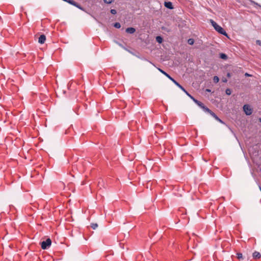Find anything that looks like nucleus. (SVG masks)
Wrapping results in <instances>:
<instances>
[{"mask_svg":"<svg viewBox=\"0 0 261 261\" xmlns=\"http://www.w3.org/2000/svg\"><path fill=\"white\" fill-rule=\"evenodd\" d=\"M231 73H230L228 72V73H227V77L229 78V77H231Z\"/></svg>","mask_w":261,"mask_h":261,"instance_id":"nucleus-28","label":"nucleus"},{"mask_svg":"<svg viewBox=\"0 0 261 261\" xmlns=\"http://www.w3.org/2000/svg\"><path fill=\"white\" fill-rule=\"evenodd\" d=\"M237 257L238 259H243V255L241 253L238 252L237 253Z\"/></svg>","mask_w":261,"mask_h":261,"instance_id":"nucleus-18","label":"nucleus"},{"mask_svg":"<svg viewBox=\"0 0 261 261\" xmlns=\"http://www.w3.org/2000/svg\"><path fill=\"white\" fill-rule=\"evenodd\" d=\"M164 6H165V7H166L169 9H173L172 3L170 2H165L164 3Z\"/></svg>","mask_w":261,"mask_h":261,"instance_id":"nucleus-8","label":"nucleus"},{"mask_svg":"<svg viewBox=\"0 0 261 261\" xmlns=\"http://www.w3.org/2000/svg\"><path fill=\"white\" fill-rule=\"evenodd\" d=\"M210 22L216 31L222 35L227 36V34L225 31L221 26L219 25L215 21L212 19H210Z\"/></svg>","mask_w":261,"mask_h":261,"instance_id":"nucleus-2","label":"nucleus"},{"mask_svg":"<svg viewBox=\"0 0 261 261\" xmlns=\"http://www.w3.org/2000/svg\"><path fill=\"white\" fill-rule=\"evenodd\" d=\"M188 43L190 45H193L194 43V40L192 38L189 39L188 40Z\"/></svg>","mask_w":261,"mask_h":261,"instance_id":"nucleus-16","label":"nucleus"},{"mask_svg":"<svg viewBox=\"0 0 261 261\" xmlns=\"http://www.w3.org/2000/svg\"><path fill=\"white\" fill-rule=\"evenodd\" d=\"M67 3L74 6L76 5V2L73 0H69V1H67Z\"/></svg>","mask_w":261,"mask_h":261,"instance_id":"nucleus-17","label":"nucleus"},{"mask_svg":"<svg viewBox=\"0 0 261 261\" xmlns=\"http://www.w3.org/2000/svg\"><path fill=\"white\" fill-rule=\"evenodd\" d=\"M202 109L205 111V112H207L208 113H209L211 115V114H212L213 113V112H212L210 109H209L207 107H206V106H204L203 107V108H202Z\"/></svg>","mask_w":261,"mask_h":261,"instance_id":"nucleus-11","label":"nucleus"},{"mask_svg":"<svg viewBox=\"0 0 261 261\" xmlns=\"http://www.w3.org/2000/svg\"><path fill=\"white\" fill-rule=\"evenodd\" d=\"M111 13L112 14H116V13H117V11L115 9H111Z\"/></svg>","mask_w":261,"mask_h":261,"instance_id":"nucleus-25","label":"nucleus"},{"mask_svg":"<svg viewBox=\"0 0 261 261\" xmlns=\"http://www.w3.org/2000/svg\"><path fill=\"white\" fill-rule=\"evenodd\" d=\"M163 40V38L161 36H157V37H156V41L158 43H162Z\"/></svg>","mask_w":261,"mask_h":261,"instance_id":"nucleus-13","label":"nucleus"},{"mask_svg":"<svg viewBox=\"0 0 261 261\" xmlns=\"http://www.w3.org/2000/svg\"><path fill=\"white\" fill-rule=\"evenodd\" d=\"M246 76H249V75L248 73H246L245 74Z\"/></svg>","mask_w":261,"mask_h":261,"instance_id":"nucleus-31","label":"nucleus"},{"mask_svg":"<svg viewBox=\"0 0 261 261\" xmlns=\"http://www.w3.org/2000/svg\"><path fill=\"white\" fill-rule=\"evenodd\" d=\"M211 116L220 123L223 124L224 123V122L221 119H220L214 112L212 114H211Z\"/></svg>","mask_w":261,"mask_h":261,"instance_id":"nucleus-10","label":"nucleus"},{"mask_svg":"<svg viewBox=\"0 0 261 261\" xmlns=\"http://www.w3.org/2000/svg\"><path fill=\"white\" fill-rule=\"evenodd\" d=\"M256 44L259 45V46H261V41L259 40H257L256 41Z\"/></svg>","mask_w":261,"mask_h":261,"instance_id":"nucleus-26","label":"nucleus"},{"mask_svg":"<svg viewBox=\"0 0 261 261\" xmlns=\"http://www.w3.org/2000/svg\"><path fill=\"white\" fill-rule=\"evenodd\" d=\"M252 3H253L254 5H255L257 6H258V7L260 9H261V5H259V4H258V3H256V2H253V1H252Z\"/></svg>","mask_w":261,"mask_h":261,"instance_id":"nucleus-27","label":"nucleus"},{"mask_svg":"<svg viewBox=\"0 0 261 261\" xmlns=\"http://www.w3.org/2000/svg\"><path fill=\"white\" fill-rule=\"evenodd\" d=\"M114 27L117 29H119L121 28V24L119 22H115L114 24Z\"/></svg>","mask_w":261,"mask_h":261,"instance_id":"nucleus-15","label":"nucleus"},{"mask_svg":"<svg viewBox=\"0 0 261 261\" xmlns=\"http://www.w3.org/2000/svg\"><path fill=\"white\" fill-rule=\"evenodd\" d=\"M75 7L78 8L79 9L83 10V8L81 7V6L76 3V5H75Z\"/></svg>","mask_w":261,"mask_h":261,"instance_id":"nucleus-24","label":"nucleus"},{"mask_svg":"<svg viewBox=\"0 0 261 261\" xmlns=\"http://www.w3.org/2000/svg\"><path fill=\"white\" fill-rule=\"evenodd\" d=\"M259 121H260V122H261V118H260V119H259Z\"/></svg>","mask_w":261,"mask_h":261,"instance_id":"nucleus-32","label":"nucleus"},{"mask_svg":"<svg viewBox=\"0 0 261 261\" xmlns=\"http://www.w3.org/2000/svg\"><path fill=\"white\" fill-rule=\"evenodd\" d=\"M243 110L247 115H250L252 113V110L248 105H245L243 106Z\"/></svg>","mask_w":261,"mask_h":261,"instance_id":"nucleus-4","label":"nucleus"},{"mask_svg":"<svg viewBox=\"0 0 261 261\" xmlns=\"http://www.w3.org/2000/svg\"><path fill=\"white\" fill-rule=\"evenodd\" d=\"M222 81H223V82H227V81L226 79H223Z\"/></svg>","mask_w":261,"mask_h":261,"instance_id":"nucleus-29","label":"nucleus"},{"mask_svg":"<svg viewBox=\"0 0 261 261\" xmlns=\"http://www.w3.org/2000/svg\"><path fill=\"white\" fill-rule=\"evenodd\" d=\"M104 2L108 4H110L112 3L113 0H103Z\"/></svg>","mask_w":261,"mask_h":261,"instance_id":"nucleus-22","label":"nucleus"},{"mask_svg":"<svg viewBox=\"0 0 261 261\" xmlns=\"http://www.w3.org/2000/svg\"><path fill=\"white\" fill-rule=\"evenodd\" d=\"M202 109L205 111V112H207L208 113H209L211 115V114H212L213 113V112H212L210 109H209L207 107H206V106H204L203 107V108H202Z\"/></svg>","mask_w":261,"mask_h":261,"instance_id":"nucleus-12","label":"nucleus"},{"mask_svg":"<svg viewBox=\"0 0 261 261\" xmlns=\"http://www.w3.org/2000/svg\"><path fill=\"white\" fill-rule=\"evenodd\" d=\"M206 91L210 92H211V90L207 89L206 90Z\"/></svg>","mask_w":261,"mask_h":261,"instance_id":"nucleus-30","label":"nucleus"},{"mask_svg":"<svg viewBox=\"0 0 261 261\" xmlns=\"http://www.w3.org/2000/svg\"><path fill=\"white\" fill-rule=\"evenodd\" d=\"M158 70L163 74H164L166 76H167L169 79H170L173 83H174L176 86L179 87L181 90H182L188 96H190V94L188 93V92L181 85H180L177 81H176L174 79H173L169 74L167 72L163 70L160 68H158Z\"/></svg>","mask_w":261,"mask_h":261,"instance_id":"nucleus-1","label":"nucleus"},{"mask_svg":"<svg viewBox=\"0 0 261 261\" xmlns=\"http://www.w3.org/2000/svg\"><path fill=\"white\" fill-rule=\"evenodd\" d=\"M91 227L93 229H95L97 227L98 225L97 223H91Z\"/></svg>","mask_w":261,"mask_h":261,"instance_id":"nucleus-19","label":"nucleus"},{"mask_svg":"<svg viewBox=\"0 0 261 261\" xmlns=\"http://www.w3.org/2000/svg\"><path fill=\"white\" fill-rule=\"evenodd\" d=\"M213 80L215 83H217L219 81V79L217 76H215L214 77Z\"/></svg>","mask_w":261,"mask_h":261,"instance_id":"nucleus-21","label":"nucleus"},{"mask_svg":"<svg viewBox=\"0 0 261 261\" xmlns=\"http://www.w3.org/2000/svg\"><path fill=\"white\" fill-rule=\"evenodd\" d=\"M46 40V37L44 34L40 35L39 37L38 42L40 44H43Z\"/></svg>","mask_w":261,"mask_h":261,"instance_id":"nucleus-6","label":"nucleus"},{"mask_svg":"<svg viewBox=\"0 0 261 261\" xmlns=\"http://www.w3.org/2000/svg\"><path fill=\"white\" fill-rule=\"evenodd\" d=\"M51 244V240L49 238H47L45 241H43L41 243V246L42 249L45 250L49 248Z\"/></svg>","mask_w":261,"mask_h":261,"instance_id":"nucleus-3","label":"nucleus"},{"mask_svg":"<svg viewBox=\"0 0 261 261\" xmlns=\"http://www.w3.org/2000/svg\"><path fill=\"white\" fill-rule=\"evenodd\" d=\"M220 58H221L222 59H223V60H226L227 59V55L223 53H221L220 54Z\"/></svg>","mask_w":261,"mask_h":261,"instance_id":"nucleus-14","label":"nucleus"},{"mask_svg":"<svg viewBox=\"0 0 261 261\" xmlns=\"http://www.w3.org/2000/svg\"><path fill=\"white\" fill-rule=\"evenodd\" d=\"M194 101L195 103H196L199 107H200L201 109L203 108V107L204 106L203 103H202L201 101L197 100L194 97H193L191 95L190 96H189Z\"/></svg>","mask_w":261,"mask_h":261,"instance_id":"nucleus-5","label":"nucleus"},{"mask_svg":"<svg viewBox=\"0 0 261 261\" xmlns=\"http://www.w3.org/2000/svg\"><path fill=\"white\" fill-rule=\"evenodd\" d=\"M259 188H260V191H261V188L260 187Z\"/></svg>","mask_w":261,"mask_h":261,"instance_id":"nucleus-33","label":"nucleus"},{"mask_svg":"<svg viewBox=\"0 0 261 261\" xmlns=\"http://www.w3.org/2000/svg\"><path fill=\"white\" fill-rule=\"evenodd\" d=\"M225 93L227 95H230L231 93V90L230 89L227 88L225 90Z\"/></svg>","mask_w":261,"mask_h":261,"instance_id":"nucleus-20","label":"nucleus"},{"mask_svg":"<svg viewBox=\"0 0 261 261\" xmlns=\"http://www.w3.org/2000/svg\"><path fill=\"white\" fill-rule=\"evenodd\" d=\"M125 32L128 34H133L136 32V29L134 28L129 27L126 29Z\"/></svg>","mask_w":261,"mask_h":261,"instance_id":"nucleus-7","label":"nucleus"},{"mask_svg":"<svg viewBox=\"0 0 261 261\" xmlns=\"http://www.w3.org/2000/svg\"><path fill=\"white\" fill-rule=\"evenodd\" d=\"M75 7L78 8L79 9L83 10V8L81 7V6L76 3V5H75Z\"/></svg>","mask_w":261,"mask_h":261,"instance_id":"nucleus-23","label":"nucleus"},{"mask_svg":"<svg viewBox=\"0 0 261 261\" xmlns=\"http://www.w3.org/2000/svg\"><path fill=\"white\" fill-rule=\"evenodd\" d=\"M252 256H253V258L258 259V258H260L261 254L259 252L255 251L254 252H253Z\"/></svg>","mask_w":261,"mask_h":261,"instance_id":"nucleus-9","label":"nucleus"}]
</instances>
